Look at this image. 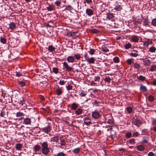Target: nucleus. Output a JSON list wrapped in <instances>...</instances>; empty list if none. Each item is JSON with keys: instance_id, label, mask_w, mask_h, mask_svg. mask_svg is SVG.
I'll return each mask as SVG.
<instances>
[{"instance_id": "nucleus-1", "label": "nucleus", "mask_w": 156, "mask_h": 156, "mask_svg": "<svg viewBox=\"0 0 156 156\" xmlns=\"http://www.w3.org/2000/svg\"><path fill=\"white\" fill-rule=\"evenodd\" d=\"M59 138V136L58 135L54 136L51 138L50 141L53 143V144L55 143H58Z\"/></svg>"}, {"instance_id": "nucleus-2", "label": "nucleus", "mask_w": 156, "mask_h": 156, "mask_svg": "<svg viewBox=\"0 0 156 156\" xmlns=\"http://www.w3.org/2000/svg\"><path fill=\"white\" fill-rule=\"evenodd\" d=\"M60 140L59 144L61 146H65L66 144V139L63 138V136H62L59 138Z\"/></svg>"}, {"instance_id": "nucleus-3", "label": "nucleus", "mask_w": 156, "mask_h": 156, "mask_svg": "<svg viewBox=\"0 0 156 156\" xmlns=\"http://www.w3.org/2000/svg\"><path fill=\"white\" fill-rule=\"evenodd\" d=\"M63 66L65 68L66 71L70 72L72 70V67L69 66L67 62H63Z\"/></svg>"}, {"instance_id": "nucleus-4", "label": "nucleus", "mask_w": 156, "mask_h": 156, "mask_svg": "<svg viewBox=\"0 0 156 156\" xmlns=\"http://www.w3.org/2000/svg\"><path fill=\"white\" fill-rule=\"evenodd\" d=\"M142 60H143V64L145 66H148L150 65L151 61L150 59L147 58H143Z\"/></svg>"}, {"instance_id": "nucleus-5", "label": "nucleus", "mask_w": 156, "mask_h": 156, "mask_svg": "<svg viewBox=\"0 0 156 156\" xmlns=\"http://www.w3.org/2000/svg\"><path fill=\"white\" fill-rule=\"evenodd\" d=\"M42 130L45 133H48L51 130V128L49 125H48L47 126L42 128Z\"/></svg>"}, {"instance_id": "nucleus-6", "label": "nucleus", "mask_w": 156, "mask_h": 156, "mask_svg": "<svg viewBox=\"0 0 156 156\" xmlns=\"http://www.w3.org/2000/svg\"><path fill=\"white\" fill-rule=\"evenodd\" d=\"M91 115L93 118L95 119H97L99 117L100 114L99 112L95 110L92 113Z\"/></svg>"}, {"instance_id": "nucleus-7", "label": "nucleus", "mask_w": 156, "mask_h": 156, "mask_svg": "<svg viewBox=\"0 0 156 156\" xmlns=\"http://www.w3.org/2000/svg\"><path fill=\"white\" fill-rule=\"evenodd\" d=\"M133 123L134 124L138 127H139L142 124L141 121L138 119H136L133 121Z\"/></svg>"}, {"instance_id": "nucleus-8", "label": "nucleus", "mask_w": 156, "mask_h": 156, "mask_svg": "<svg viewBox=\"0 0 156 156\" xmlns=\"http://www.w3.org/2000/svg\"><path fill=\"white\" fill-rule=\"evenodd\" d=\"M79 106V105L75 103H72L70 105L71 110H76Z\"/></svg>"}, {"instance_id": "nucleus-9", "label": "nucleus", "mask_w": 156, "mask_h": 156, "mask_svg": "<svg viewBox=\"0 0 156 156\" xmlns=\"http://www.w3.org/2000/svg\"><path fill=\"white\" fill-rule=\"evenodd\" d=\"M83 121H84V123L87 125H89L91 123V119L88 117H85L84 118Z\"/></svg>"}, {"instance_id": "nucleus-10", "label": "nucleus", "mask_w": 156, "mask_h": 156, "mask_svg": "<svg viewBox=\"0 0 156 156\" xmlns=\"http://www.w3.org/2000/svg\"><path fill=\"white\" fill-rule=\"evenodd\" d=\"M31 122V119L29 118H27L24 119L23 123L26 125L30 124Z\"/></svg>"}, {"instance_id": "nucleus-11", "label": "nucleus", "mask_w": 156, "mask_h": 156, "mask_svg": "<svg viewBox=\"0 0 156 156\" xmlns=\"http://www.w3.org/2000/svg\"><path fill=\"white\" fill-rule=\"evenodd\" d=\"M42 153L44 154H47L49 152V148L48 147L42 148L41 150Z\"/></svg>"}, {"instance_id": "nucleus-12", "label": "nucleus", "mask_w": 156, "mask_h": 156, "mask_svg": "<svg viewBox=\"0 0 156 156\" xmlns=\"http://www.w3.org/2000/svg\"><path fill=\"white\" fill-rule=\"evenodd\" d=\"M135 148L137 149L139 151H143L144 150V147L142 145H140L136 146Z\"/></svg>"}, {"instance_id": "nucleus-13", "label": "nucleus", "mask_w": 156, "mask_h": 156, "mask_svg": "<svg viewBox=\"0 0 156 156\" xmlns=\"http://www.w3.org/2000/svg\"><path fill=\"white\" fill-rule=\"evenodd\" d=\"M130 55L133 57H136L138 55V51H136L133 50L132 51L131 53H130Z\"/></svg>"}, {"instance_id": "nucleus-14", "label": "nucleus", "mask_w": 156, "mask_h": 156, "mask_svg": "<svg viewBox=\"0 0 156 156\" xmlns=\"http://www.w3.org/2000/svg\"><path fill=\"white\" fill-rule=\"evenodd\" d=\"M74 60L75 58L73 56H69L67 58V60L69 62L73 63Z\"/></svg>"}, {"instance_id": "nucleus-15", "label": "nucleus", "mask_w": 156, "mask_h": 156, "mask_svg": "<svg viewBox=\"0 0 156 156\" xmlns=\"http://www.w3.org/2000/svg\"><path fill=\"white\" fill-rule=\"evenodd\" d=\"M95 59L94 57H91L87 59V62L90 64H94V63Z\"/></svg>"}, {"instance_id": "nucleus-16", "label": "nucleus", "mask_w": 156, "mask_h": 156, "mask_svg": "<svg viewBox=\"0 0 156 156\" xmlns=\"http://www.w3.org/2000/svg\"><path fill=\"white\" fill-rule=\"evenodd\" d=\"M107 18L108 20L112 19L114 16L113 13H106Z\"/></svg>"}, {"instance_id": "nucleus-17", "label": "nucleus", "mask_w": 156, "mask_h": 156, "mask_svg": "<svg viewBox=\"0 0 156 156\" xmlns=\"http://www.w3.org/2000/svg\"><path fill=\"white\" fill-rule=\"evenodd\" d=\"M86 12V13L89 16H91L93 14V11L91 9H87Z\"/></svg>"}, {"instance_id": "nucleus-18", "label": "nucleus", "mask_w": 156, "mask_h": 156, "mask_svg": "<svg viewBox=\"0 0 156 156\" xmlns=\"http://www.w3.org/2000/svg\"><path fill=\"white\" fill-rule=\"evenodd\" d=\"M33 149L34 150L35 152L38 151L41 149V147L39 145L37 144L35 145L33 147Z\"/></svg>"}, {"instance_id": "nucleus-19", "label": "nucleus", "mask_w": 156, "mask_h": 156, "mask_svg": "<svg viewBox=\"0 0 156 156\" xmlns=\"http://www.w3.org/2000/svg\"><path fill=\"white\" fill-rule=\"evenodd\" d=\"M9 25V28L12 30L14 29L16 27V23L13 22L10 23Z\"/></svg>"}, {"instance_id": "nucleus-20", "label": "nucleus", "mask_w": 156, "mask_h": 156, "mask_svg": "<svg viewBox=\"0 0 156 156\" xmlns=\"http://www.w3.org/2000/svg\"><path fill=\"white\" fill-rule=\"evenodd\" d=\"M140 90L142 92H145L147 90V87L142 84L140 85Z\"/></svg>"}, {"instance_id": "nucleus-21", "label": "nucleus", "mask_w": 156, "mask_h": 156, "mask_svg": "<svg viewBox=\"0 0 156 156\" xmlns=\"http://www.w3.org/2000/svg\"><path fill=\"white\" fill-rule=\"evenodd\" d=\"M132 40L134 42H137L138 41L139 38L137 36L133 35L132 38Z\"/></svg>"}, {"instance_id": "nucleus-22", "label": "nucleus", "mask_w": 156, "mask_h": 156, "mask_svg": "<svg viewBox=\"0 0 156 156\" xmlns=\"http://www.w3.org/2000/svg\"><path fill=\"white\" fill-rule=\"evenodd\" d=\"M122 7L121 5L117 4L116 5L114 9L116 11H120L122 9Z\"/></svg>"}, {"instance_id": "nucleus-23", "label": "nucleus", "mask_w": 156, "mask_h": 156, "mask_svg": "<svg viewBox=\"0 0 156 156\" xmlns=\"http://www.w3.org/2000/svg\"><path fill=\"white\" fill-rule=\"evenodd\" d=\"M54 7L55 6L54 5L51 4L49 6L47 7V9L48 11H51L53 10Z\"/></svg>"}, {"instance_id": "nucleus-24", "label": "nucleus", "mask_w": 156, "mask_h": 156, "mask_svg": "<svg viewBox=\"0 0 156 156\" xmlns=\"http://www.w3.org/2000/svg\"><path fill=\"white\" fill-rule=\"evenodd\" d=\"M83 112V110L80 108H78L75 111V114L79 115L81 114Z\"/></svg>"}, {"instance_id": "nucleus-25", "label": "nucleus", "mask_w": 156, "mask_h": 156, "mask_svg": "<svg viewBox=\"0 0 156 156\" xmlns=\"http://www.w3.org/2000/svg\"><path fill=\"white\" fill-rule=\"evenodd\" d=\"M55 48L52 45L49 46L48 48V51L51 52L55 51Z\"/></svg>"}, {"instance_id": "nucleus-26", "label": "nucleus", "mask_w": 156, "mask_h": 156, "mask_svg": "<svg viewBox=\"0 0 156 156\" xmlns=\"http://www.w3.org/2000/svg\"><path fill=\"white\" fill-rule=\"evenodd\" d=\"M73 57L77 60H80L81 58L80 55V54L78 53L75 54Z\"/></svg>"}, {"instance_id": "nucleus-27", "label": "nucleus", "mask_w": 156, "mask_h": 156, "mask_svg": "<svg viewBox=\"0 0 156 156\" xmlns=\"http://www.w3.org/2000/svg\"><path fill=\"white\" fill-rule=\"evenodd\" d=\"M41 147L42 148L48 147V142L46 141L43 142L41 144Z\"/></svg>"}, {"instance_id": "nucleus-28", "label": "nucleus", "mask_w": 156, "mask_h": 156, "mask_svg": "<svg viewBox=\"0 0 156 156\" xmlns=\"http://www.w3.org/2000/svg\"><path fill=\"white\" fill-rule=\"evenodd\" d=\"M101 50L102 51L104 52H108L109 51V49L105 46L102 47Z\"/></svg>"}, {"instance_id": "nucleus-29", "label": "nucleus", "mask_w": 156, "mask_h": 156, "mask_svg": "<svg viewBox=\"0 0 156 156\" xmlns=\"http://www.w3.org/2000/svg\"><path fill=\"white\" fill-rule=\"evenodd\" d=\"M56 94L58 95H60L62 94V90L60 88L56 89L55 90Z\"/></svg>"}, {"instance_id": "nucleus-30", "label": "nucleus", "mask_w": 156, "mask_h": 156, "mask_svg": "<svg viewBox=\"0 0 156 156\" xmlns=\"http://www.w3.org/2000/svg\"><path fill=\"white\" fill-rule=\"evenodd\" d=\"M149 140V137L147 136H145L143 138L142 142L143 143H147Z\"/></svg>"}, {"instance_id": "nucleus-31", "label": "nucleus", "mask_w": 156, "mask_h": 156, "mask_svg": "<svg viewBox=\"0 0 156 156\" xmlns=\"http://www.w3.org/2000/svg\"><path fill=\"white\" fill-rule=\"evenodd\" d=\"M55 5L57 7H60L61 4V1L56 0L55 2Z\"/></svg>"}, {"instance_id": "nucleus-32", "label": "nucleus", "mask_w": 156, "mask_h": 156, "mask_svg": "<svg viewBox=\"0 0 156 156\" xmlns=\"http://www.w3.org/2000/svg\"><path fill=\"white\" fill-rule=\"evenodd\" d=\"M107 122L111 125V126L113 125L114 124V122L112 119H109Z\"/></svg>"}, {"instance_id": "nucleus-33", "label": "nucleus", "mask_w": 156, "mask_h": 156, "mask_svg": "<svg viewBox=\"0 0 156 156\" xmlns=\"http://www.w3.org/2000/svg\"><path fill=\"white\" fill-rule=\"evenodd\" d=\"M80 148H77L74 149L73 151H72L74 153L76 154H77L80 152Z\"/></svg>"}, {"instance_id": "nucleus-34", "label": "nucleus", "mask_w": 156, "mask_h": 156, "mask_svg": "<svg viewBox=\"0 0 156 156\" xmlns=\"http://www.w3.org/2000/svg\"><path fill=\"white\" fill-rule=\"evenodd\" d=\"M129 143H130L131 144H135L136 143L135 141V140L134 139H130L129 140Z\"/></svg>"}, {"instance_id": "nucleus-35", "label": "nucleus", "mask_w": 156, "mask_h": 156, "mask_svg": "<svg viewBox=\"0 0 156 156\" xmlns=\"http://www.w3.org/2000/svg\"><path fill=\"white\" fill-rule=\"evenodd\" d=\"M126 110L127 112L129 114L131 113L133 111L132 108L130 107L126 108Z\"/></svg>"}, {"instance_id": "nucleus-36", "label": "nucleus", "mask_w": 156, "mask_h": 156, "mask_svg": "<svg viewBox=\"0 0 156 156\" xmlns=\"http://www.w3.org/2000/svg\"><path fill=\"white\" fill-rule=\"evenodd\" d=\"M22 146L21 144L20 143L17 144L16 145V149L17 150H20V149L22 148Z\"/></svg>"}, {"instance_id": "nucleus-37", "label": "nucleus", "mask_w": 156, "mask_h": 156, "mask_svg": "<svg viewBox=\"0 0 156 156\" xmlns=\"http://www.w3.org/2000/svg\"><path fill=\"white\" fill-rule=\"evenodd\" d=\"M6 39L4 37L1 38L0 40V42L3 44H6Z\"/></svg>"}, {"instance_id": "nucleus-38", "label": "nucleus", "mask_w": 156, "mask_h": 156, "mask_svg": "<svg viewBox=\"0 0 156 156\" xmlns=\"http://www.w3.org/2000/svg\"><path fill=\"white\" fill-rule=\"evenodd\" d=\"M138 79L142 81H143L146 80V78L145 76L140 75L138 77Z\"/></svg>"}, {"instance_id": "nucleus-39", "label": "nucleus", "mask_w": 156, "mask_h": 156, "mask_svg": "<svg viewBox=\"0 0 156 156\" xmlns=\"http://www.w3.org/2000/svg\"><path fill=\"white\" fill-rule=\"evenodd\" d=\"M156 50V48L155 47L152 46L149 48V51L151 52H154Z\"/></svg>"}, {"instance_id": "nucleus-40", "label": "nucleus", "mask_w": 156, "mask_h": 156, "mask_svg": "<svg viewBox=\"0 0 156 156\" xmlns=\"http://www.w3.org/2000/svg\"><path fill=\"white\" fill-rule=\"evenodd\" d=\"M131 46V44L130 43H128L125 45L124 47L126 49H128L130 48Z\"/></svg>"}, {"instance_id": "nucleus-41", "label": "nucleus", "mask_w": 156, "mask_h": 156, "mask_svg": "<svg viewBox=\"0 0 156 156\" xmlns=\"http://www.w3.org/2000/svg\"><path fill=\"white\" fill-rule=\"evenodd\" d=\"M72 9V7L70 5H68L66 6L65 9L68 11H71Z\"/></svg>"}, {"instance_id": "nucleus-42", "label": "nucleus", "mask_w": 156, "mask_h": 156, "mask_svg": "<svg viewBox=\"0 0 156 156\" xmlns=\"http://www.w3.org/2000/svg\"><path fill=\"white\" fill-rule=\"evenodd\" d=\"M156 70V65H153L152 66L150 69V70L151 71H153Z\"/></svg>"}, {"instance_id": "nucleus-43", "label": "nucleus", "mask_w": 156, "mask_h": 156, "mask_svg": "<svg viewBox=\"0 0 156 156\" xmlns=\"http://www.w3.org/2000/svg\"><path fill=\"white\" fill-rule=\"evenodd\" d=\"M5 110L4 108H3L1 110V113L0 114V116L1 117H3L5 115Z\"/></svg>"}, {"instance_id": "nucleus-44", "label": "nucleus", "mask_w": 156, "mask_h": 156, "mask_svg": "<svg viewBox=\"0 0 156 156\" xmlns=\"http://www.w3.org/2000/svg\"><path fill=\"white\" fill-rule=\"evenodd\" d=\"M24 115V114L21 112H18L16 113V116L17 117H20L21 116H23Z\"/></svg>"}, {"instance_id": "nucleus-45", "label": "nucleus", "mask_w": 156, "mask_h": 156, "mask_svg": "<svg viewBox=\"0 0 156 156\" xmlns=\"http://www.w3.org/2000/svg\"><path fill=\"white\" fill-rule=\"evenodd\" d=\"M95 51V50L93 49L90 48V51H88V52H89V54L91 55H92L94 54V52Z\"/></svg>"}, {"instance_id": "nucleus-46", "label": "nucleus", "mask_w": 156, "mask_h": 156, "mask_svg": "<svg viewBox=\"0 0 156 156\" xmlns=\"http://www.w3.org/2000/svg\"><path fill=\"white\" fill-rule=\"evenodd\" d=\"M111 79L109 77H106L104 79L105 82H107L108 83H110L111 82Z\"/></svg>"}, {"instance_id": "nucleus-47", "label": "nucleus", "mask_w": 156, "mask_h": 156, "mask_svg": "<svg viewBox=\"0 0 156 156\" xmlns=\"http://www.w3.org/2000/svg\"><path fill=\"white\" fill-rule=\"evenodd\" d=\"M18 82L19 84L21 87H24L25 86V83L23 81H19Z\"/></svg>"}, {"instance_id": "nucleus-48", "label": "nucleus", "mask_w": 156, "mask_h": 156, "mask_svg": "<svg viewBox=\"0 0 156 156\" xmlns=\"http://www.w3.org/2000/svg\"><path fill=\"white\" fill-rule=\"evenodd\" d=\"M143 43L144 48H147L148 47L149 45L148 44L146 40L144 41H143Z\"/></svg>"}, {"instance_id": "nucleus-49", "label": "nucleus", "mask_w": 156, "mask_h": 156, "mask_svg": "<svg viewBox=\"0 0 156 156\" xmlns=\"http://www.w3.org/2000/svg\"><path fill=\"white\" fill-rule=\"evenodd\" d=\"M148 99L149 101L151 102H153L154 100V97L152 95H151L149 96Z\"/></svg>"}, {"instance_id": "nucleus-50", "label": "nucleus", "mask_w": 156, "mask_h": 156, "mask_svg": "<svg viewBox=\"0 0 156 156\" xmlns=\"http://www.w3.org/2000/svg\"><path fill=\"white\" fill-rule=\"evenodd\" d=\"M140 65L137 63H136L134 64V67L136 69H139L140 68Z\"/></svg>"}, {"instance_id": "nucleus-51", "label": "nucleus", "mask_w": 156, "mask_h": 156, "mask_svg": "<svg viewBox=\"0 0 156 156\" xmlns=\"http://www.w3.org/2000/svg\"><path fill=\"white\" fill-rule=\"evenodd\" d=\"M127 63L129 65H131L133 62L132 59H128L126 61Z\"/></svg>"}, {"instance_id": "nucleus-52", "label": "nucleus", "mask_w": 156, "mask_h": 156, "mask_svg": "<svg viewBox=\"0 0 156 156\" xmlns=\"http://www.w3.org/2000/svg\"><path fill=\"white\" fill-rule=\"evenodd\" d=\"M139 135V133L137 132H136L133 133V136L134 137H138Z\"/></svg>"}, {"instance_id": "nucleus-53", "label": "nucleus", "mask_w": 156, "mask_h": 156, "mask_svg": "<svg viewBox=\"0 0 156 156\" xmlns=\"http://www.w3.org/2000/svg\"><path fill=\"white\" fill-rule=\"evenodd\" d=\"M151 23L153 26H156V18H154L152 20Z\"/></svg>"}, {"instance_id": "nucleus-54", "label": "nucleus", "mask_w": 156, "mask_h": 156, "mask_svg": "<svg viewBox=\"0 0 156 156\" xmlns=\"http://www.w3.org/2000/svg\"><path fill=\"white\" fill-rule=\"evenodd\" d=\"M92 33L94 34H97L99 33V30L96 29H93L92 30Z\"/></svg>"}, {"instance_id": "nucleus-55", "label": "nucleus", "mask_w": 156, "mask_h": 156, "mask_svg": "<svg viewBox=\"0 0 156 156\" xmlns=\"http://www.w3.org/2000/svg\"><path fill=\"white\" fill-rule=\"evenodd\" d=\"M132 135V133H131L129 132L126 133L125 136L126 137L129 138L131 137Z\"/></svg>"}, {"instance_id": "nucleus-56", "label": "nucleus", "mask_w": 156, "mask_h": 156, "mask_svg": "<svg viewBox=\"0 0 156 156\" xmlns=\"http://www.w3.org/2000/svg\"><path fill=\"white\" fill-rule=\"evenodd\" d=\"M79 94L80 96L82 97H84L87 94L86 92L83 91L80 93Z\"/></svg>"}, {"instance_id": "nucleus-57", "label": "nucleus", "mask_w": 156, "mask_h": 156, "mask_svg": "<svg viewBox=\"0 0 156 156\" xmlns=\"http://www.w3.org/2000/svg\"><path fill=\"white\" fill-rule=\"evenodd\" d=\"M115 63H118L119 62V58L118 57H115L113 59Z\"/></svg>"}, {"instance_id": "nucleus-58", "label": "nucleus", "mask_w": 156, "mask_h": 156, "mask_svg": "<svg viewBox=\"0 0 156 156\" xmlns=\"http://www.w3.org/2000/svg\"><path fill=\"white\" fill-rule=\"evenodd\" d=\"M20 104L21 105H23L24 104V98H22L20 99Z\"/></svg>"}, {"instance_id": "nucleus-59", "label": "nucleus", "mask_w": 156, "mask_h": 156, "mask_svg": "<svg viewBox=\"0 0 156 156\" xmlns=\"http://www.w3.org/2000/svg\"><path fill=\"white\" fill-rule=\"evenodd\" d=\"M53 71L56 74L58 73V68L56 67L53 68Z\"/></svg>"}, {"instance_id": "nucleus-60", "label": "nucleus", "mask_w": 156, "mask_h": 156, "mask_svg": "<svg viewBox=\"0 0 156 156\" xmlns=\"http://www.w3.org/2000/svg\"><path fill=\"white\" fill-rule=\"evenodd\" d=\"M146 41L147 42V43L148 44V45H149V44H151L153 43V42H152V40H151L150 39H147L146 40Z\"/></svg>"}, {"instance_id": "nucleus-61", "label": "nucleus", "mask_w": 156, "mask_h": 156, "mask_svg": "<svg viewBox=\"0 0 156 156\" xmlns=\"http://www.w3.org/2000/svg\"><path fill=\"white\" fill-rule=\"evenodd\" d=\"M57 156H65V154L63 152H60L58 154Z\"/></svg>"}, {"instance_id": "nucleus-62", "label": "nucleus", "mask_w": 156, "mask_h": 156, "mask_svg": "<svg viewBox=\"0 0 156 156\" xmlns=\"http://www.w3.org/2000/svg\"><path fill=\"white\" fill-rule=\"evenodd\" d=\"M66 88L68 90H70L72 89V86L69 84L68 85L66 86Z\"/></svg>"}, {"instance_id": "nucleus-63", "label": "nucleus", "mask_w": 156, "mask_h": 156, "mask_svg": "<svg viewBox=\"0 0 156 156\" xmlns=\"http://www.w3.org/2000/svg\"><path fill=\"white\" fill-rule=\"evenodd\" d=\"M148 24V22L146 20H145L143 22V25L146 26Z\"/></svg>"}, {"instance_id": "nucleus-64", "label": "nucleus", "mask_w": 156, "mask_h": 156, "mask_svg": "<svg viewBox=\"0 0 156 156\" xmlns=\"http://www.w3.org/2000/svg\"><path fill=\"white\" fill-rule=\"evenodd\" d=\"M148 156H154V154L152 152H150L148 154Z\"/></svg>"}]
</instances>
